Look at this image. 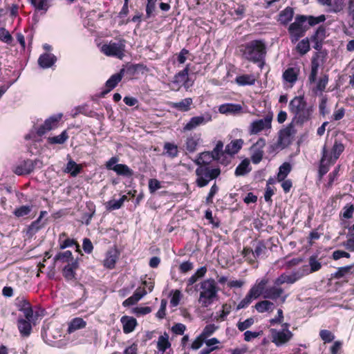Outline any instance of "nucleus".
I'll return each instance as SVG.
<instances>
[{
  "mask_svg": "<svg viewBox=\"0 0 354 354\" xmlns=\"http://www.w3.org/2000/svg\"><path fill=\"white\" fill-rule=\"evenodd\" d=\"M223 143L221 141H218L214 149L210 151L214 156L215 160H218L221 159V156L223 155L225 153V149L223 151Z\"/></svg>",
  "mask_w": 354,
  "mask_h": 354,
  "instance_id": "nucleus-53",
  "label": "nucleus"
},
{
  "mask_svg": "<svg viewBox=\"0 0 354 354\" xmlns=\"http://www.w3.org/2000/svg\"><path fill=\"white\" fill-rule=\"evenodd\" d=\"M200 296L198 302L202 307L207 308L218 297V288L214 279H207L200 283Z\"/></svg>",
  "mask_w": 354,
  "mask_h": 354,
  "instance_id": "nucleus-4",
  "label": "nucleus"
},
{
  "mask_svg": "<svg viewBox=\"0 0 354 354\" xmlns=\"http://www.w3.org/2000/svg\"><path fill=\"white\" fill-rule=\"evenodd\" d=\"M329 77L328 74H324L318 80L316 87L313 90V92L320 91L322 93L325 89L328 83Z\"/></svg>",
  "mask_w": 354,
  "mask_h": 354,
  "instance_id": "nucleus-48",
  "label": "nucleus"
},
{
  "mask_svg": "<svg viewBox=\"0 0 354 354\" xmlns=\"http://www.w3.org/2000/svg\"><path fill=\"white\" fill-rule=\"evenodd\" d=\"M45 224V222H43L42 224H38L37 222L34 221L28 227L27 234H30V236L35 234L39 230L44 227Z\"/></svg>",
  "mask_w": 354,
  "mask_h": 354,
  "instance_id": "nucleus-57",
  "label": "nucleus"
},
{
  "mask_svg": "<svg viewBox=\"0 0 354 354\" xmlns=\"http://www.w3.org/2000/svg\"><path fill=\"white\" fill-rule=\"evenodd\" d=\"M272 119V115H267L263 119L253 121L249 127L250 134H257L265 129L271 128Z\"/></svg>",
  "mask_w": 354,
  "mask_h": 354,
  "instance_id": "nucleus-14",
  "label": "nucleus"
},
{
  "mask_svg": "<svg viewBox=\"0 0 354 354\" xmlns=\"http://www.w3.org/2000/svg\"><path fill=\"white\" fill-rule=\"evenodd\" d=\"M204 342H205L204 339H203L202 337H201L199 335L192 342V344H189L187 349L193 351L198 350L200 348L202 347V346L204 344Z\"/></svg>",
  "mask_w": 354,
  "mask_h": 354,
  "instance_id": "nucleus-60",
  "label": "nucleus"
},
{
  "mask_svg": "<svg viewBox=\"0 0 354 354\" xmlns=\"http://www.w3.org/2000/svg\"><path fill=\"white\" fill-rule=\"evenodd\" d=\"M242 254L244 258L248 261L250 264H253L255 262L253 250L249 247H245L243 250Z\"/></svg>",
  "mask_w": 354,
  "mask_h": 354,
  "instance_id": "nucleus-58",
  "label": "nucleus"
},
{
  "mask_svg": "<svg viewBox=\"0 0 354 354\" xmlns=\"http://www.w3.org/2000/svg\"><path fill=\"white\" fill-rule=\"evenodd\" d=\"M122 201L120 200H110L105 203L106 209L108 211L118 209L122 207Z\"/></svg>",
  "mask_w": 354,
  "mask_h": 354,
  "instance_id": "nucleus-63",
  "label": "nucleus"
},
{
  "mask_svg": "<svg viewBox=\"0 0 354 354\" xmlns=\"http://www.w3.org/2000/svg\"><path fill=\"white\" fill-rule=\"evenodd\" d=\"M202 142L201 133H192L186 138L183 149L186 154L194 153Z\"/></svg>",
  "mask_w": 354,
  "mask_h": 354,
  "instance_id": "nucleus-12",
  "label": "nucleus"
},
{
  "mask_svg": "<svg viewBox=\"0 0 354 354\" xmlns=\"http://www.w3.org/2000/svg\"><path fill=\"white\" fill-rule=\"evenodd\" d=\"M41 166L42 161L39 159H35L34 160L26 159L15 166L13 171L18 176H24L30 174L33 171L35 168H40Z\"/></svg>",
  "mask_w": 354,
  "mask_h": 354,
  "instance_id": "nucleus-9",
  "label": "nucleus"
},
{
  "mask_svg": "<svg viewBox=\"0 0 354 354\" xmlns=\"http://www.w3.org/2000/svg\"><path fill=\"white\" fill-rule=\"evenodd\" d=\"M354 268L353 265L346 266L344 267H340L333 274V277L335 279H340L344 277L346 274L351 273V270Z\"/></svg>",
  "mask_w": 354,
  "mask_h": 354,
  "instance_id": "nucleus-50",
  "label": "nucleus"
},
{
  "mask_svg": "<svg viewBox=\"0 0 354 354\" xmlns=\"http://www.w3.org/2000/svg\"><path fill=\"white\" fill-rule=\"evenodd\" d=\"M305 23L304 15H297L295 18V21L289 25L288 32L292 44L298 42L299 39L306 35L309 27Z\"/></svg>",
  "mask_w": 354,
  "mask_h": 354,
  "instance_id": "nucleus-6",
  "label": "nucleus"
},
{
  "mask_svg": "<svg viewBox=\"0 0 354 354\" xmlns=\"http://www.w3.org/2000/svg\"><path fill=\"white\" fill-rule=\"evenodd\" d=\"M289 111L293 115L292 122L303 126L313 118L314 107L308 104L304 95L295 96L289 102Z\"/></svg>",
  "mask_w": 354,
  "mask_h": 354,
  "instance_id": "nucleus-1",
  "label": "nucleus"
},
{
  "mask_svg": "<svg viewBox=\"0 0 354 354\" xmlns=\"http://www.w3.org/2000/svg\"><path fill=\"white\" fill-rule=\"evenodd\" d=\"M190 64H187L184 69L177 73L171 81L170 86L174 91H178L181 87L188 90L194 85V81L189 77Z\"/></svg>",
  "mask_w": 354,
  "mask_h": 354,
  "instance_id": "nucleus-7",
  "label": "nucleus"
},
{
  "mask_svg": "<svg viewBox=\"0 0 354 354\" xmlns=\"http://www.w3.org/2000/svg\"><path fill=\"white\" fill-rule=\"evenodd\" d=\"M118 256L115 252H109L104 260L103 265L108 269H113L115 266Z\"/></svg>",
  "mask_w": 354,
  "mask_h": 354,
  "instance_id": "nucleus-40",
  "label": "nucleus"
},
{
  "mask_svg": "<svg viewBox=\"0 0 354 354\" xmlns=\"http://www.w3.org/2000/svg\"><path fill=\"white\" fill-rule=\"evenodd\" d=\"M215 160L214 156L210 151H203L200 153L197 158L194 160V163L199 166H206V167H214L212 165V162Z\"/></svg>",
  "mask_w": 354,
  "mask_h": 354,
  "instance_id": "nucleus-21",
  "label": "nucleus"
},
{
  "mask_svg": "<svg viewBox=\"0 0 354 354\" xmlns=\"http://www.w3.org/2000/svg\"><path fill=\"white\" fill-rule=\"evenodd\" d=\"M266 250V246L263 241H258L254 248V250H253L255 260L257 259V258L259 257L263 253H264Z\"/></svg>",
  "mask_w": 354,
  "mask_h": 354,
  "instance_id": "nucleus-62",
  "label": "nucleus"
},
{
  "mask_svg": "<svg viewBox=\"0 0 354 354\" xmlns=\"http://www.w3.org/2000/svg\"><path fill=\"white\" fill-rule=\"evenodd\" d=\"M83 167L80 164H77L73 160L70 158L66 164L64 171L70 174L71 176H77L82 171Z\"/></svg>",
  "mask_w": 354,
  "mask_h": 354,
  "instance_id": "nucleus-32",
  "label": "nucleus"
},
{
  "mask_svg": "<svg viewBox=\"0 0 354 354\" xmlns=\"http://www.w3.org/2000/svg\"><path fill=\"white\" fill-rule=\"evenodd\" d=\"M57 61V57L52 53H44L38 59V64L42 68L51 67Z\"/></svg>",
  "mask_w": 354,
  "mask_h": 354,
  "instance_id": "nucleus-27",
  "label": "nucleus"
},
{
  "mask_svg": "<svg viewBox=\"0 0 354 354\" xmlns=\"http://www.w3.org/2000/svg\"><path fill=\"white\" fill-rule=\"evenodd\" d=\"M31 211L32 206L22 205L20 206L19 207L16 208L13 214L16 217L20 218L28 215Z\"/></svg>",
  "mask_w": 354,
  "mask_h": 354,
  "instance_id": "nucleus-52",
  "label": "nucleus"
},
{
  "mask_svg": "<svg viewBox=\"0 0 354 354\" xmlns=\"http://www.w3.org/2000/svg\"><path fill=\"white\" fill-rule=\"evenodd\" d=\"M212 120L211 115H208L207 118H205L203 115L192 117L189 122L184 125L183 131H189L195 129L196 127L205 124L207 122Z\"/></svg>",
  "mask_w": 354,
  "mask_h": 354,
  "instance_id": "nucleus-17",
  "label": "nucleus"
},
{
  "mask_svg": "<svg viewBox=\"0 0 354 354\" xmlns=\"http://www.w3.org/2000/svg\"><path fill=\"white\" fill-rule=\"evenodd\" d=\"M67 234L66 232H62L59 236V249L64 250L67 248L73 246L76 244V240L74 239H70L66 237Z\"/></svg>",
  "mask_w": 354,
  "mask_h": 354,
  "instance_id": "nucleus-38",
  "label": "nucleus"
},
{
  "mask_svg": "<svg viewBox=\"0 0 354 354\" xmlns=\"http://www.w3.org/2000/svg\"><path fill=\"white\" fill-rule=\"evenodd\" d=\"M266 146V140L263 138H259L251 147V161L254 164H259L263 159L264 154L263 148Z\"/></svg>",
  "mask_w": 354,
  "mask_h": 354,
  "instance_id": "nucleus-13",
  "label": "nucleus"
},
{
  "mask_svg": "<svg viewBox=\"0 0 354 354\" xmlns=\"http://www.w3.org/2000/svg\"><path fill=\"white\" fill-rule=\"evenodd\" d=\"M256 82V78L253 75H241L235 78V82L239 86L254 85Z\"/></svg>",
  "mask_w": 354,
  "mask_h": 354,
  "instance_id": "nucleus-35",
  "label": "nucleus"
},
{
  "mask_svg": "<svg viewBox=\"0 0 354 354\" xmlns=\"http://www.w3.org/2000/svg\"><path fill=\"white\" fill-rule=\"evenodd\" d=\"M291 165L289 162H283L279 168V172L277 174V180L281 182L286 179L287 176L291 171Z\"/></svg>",
  "mask_w": 354,
  "mask_h": 354,
  "instance_id": "nucleus-41",
  "label": "nucleus"
},
{
  "mask_svg": "<svg viewBox=\"0 0 354 354\" xmlns=\"http://www.w3.org/2000/svg\"><path fill=\"white\" fill-rule=\"evenodd\" d=\"M72 252L70 250H66L64 252H59L53 258L54 263L61 262V263H68L72 262V261H75Z\"/></svg>",
  "mask_w": 354,
  "mask_h": 354,
  "instance_id": "nucleus-33",
  "label": "nucleus"
},
{
  "mask_svg": "<svg viewBox=\"0 0 354 354\" xmlns=\"http://www.w3.org/2000/svg\"><path fill=\"white\" fill-rule=\"evenodd\" d=\"M124 73L125 69L122 68L118 73L112 75L105 83L106 88L113 89L115 87H116L118 83L122 80Z\"/></svg>",
  "mask_w": 354,
  "mask_h": 354,
  "instance_id": "nucleus-31",
  "label": "nucleus"
},
{
  "mask_svg": "<svg viewBox=\"0 0 354 354\" xmlns=\"http://www.w3.org/2000/svg\"><path fill=\"white\" fill-rule=\"evenodd\" d=\"M113 171L119 176L124 177H131L133 175V171L129 167L124 164H117L114 166Z\"/></svg>",
  "mask_w": 354,
  "mask_h": 354,
  "instance_id": "nucleus-37",
  "label": "nucleus"
},
{
  "mask_svg": "<svg viewBox=\"0 0 354 354\" xmlns=\"http://www.w3.org/2000/svg\"><path fill=\"white\" fill-rule=\"evenodd\" d=\"M240 51L243 59L254 64H257L260 68L265 64L267 54L266 42L262 39H254L241 45Z\"/></svg>",
  "mask_w": 354,
  "mask_h": 354,
  "instance_id": "nucleus-2",
  "label": "nucleus"
},
{
  "mask_svg": "<svg viewBox=\"0 0 354 354\" xmlns=\"http://www.w3.org/2000/svg\"><path fill=\"white\" fill-rule=\"evenodd\" d=\"M272 342L277 346H281L288 343L293 337V333L288 328H283L278 330L275 328L270 330Z\"/></svg>",
  "mask_w": 354,
  "mask_h": 354,
  "instance_id": "nucleus-11",
  "label": "nucleus"
},
{
  "mask_svg": "<svg viewBox=\"0 0 354 354\" xmlns=\"http://www.w3.org/2000/svg\"><path fill=\"white\" fill-rule=\"evenodd\" d=\"M31 320L19 317L17 319V328L21 337H28L32 331Z\"/></svg>",
  "mask_w": 354,
  "mask_h": 354,
  "instance_id": "nucleus-24",
  "label": "nucleus"
},
{
  "mask_svg": "<svg viewBox=\"0 0 354 354\" xmlns=\"http://www.w3.org/2000/svg\"><path fill=\"white\" fill-rule=\"evenodd\" d=\"M254 319L252 317H250V318L246 319L243 322L239 321L237 323L236 326H237L238 329L240 331H244L247 328H250L254 324Z\"/></svg>",
  "mask_w": 354,
  "mask_h": 354,
  "instance_id": "nucleus-64",
  "label": "nucleus"
},
{
  "mask_svg": "<svg viewBox=\"0 0 354 354\" xmlns=\"http://www.w3.org/2000/svg\"><path fill=\"white\" fill-rule=\"evenodd\" d=\"M345 0H330V3L328 5L329 12L333 13L340 12L345 6Z\"/></svg>",
  "mask_w": 354,
  "mask_h": 354,
  "instance_id": "nucleus-43",
  "label": "nucleus"
},
{
  "mask_svg": "<svg viewBox=\"0 0 354 354\" xmlns=\"http://www.w3.org/2000/svg\"><path fill=\"white\" fill-rule=\"evenodd\" d=\"M296 50L300 55L306 54L310 50L309 39L306 37L299 41Z\"/></svg>",
  "mask_w": 354,
  "mask_h": 354,
  "instance_id": "nucleus-44",
  "label": "nucleus"
},
{
  "mask_svg": "<svg viewBox=\"0 0 354 354\" xmlns=\"http://www.w3.org/2000/svg\"><path fill=\"white\" fill-rule=\"evenodd\" d=\"M68 138L67 131L64 130L58 136L48 137L47 142L50 145H62L66 142Z\"/></svg>",
  "mask_w": 354,
  "mask_h": 354,
  "instance_id": "nucleus-39",
  "label": "nucleus"
},
{
  "mask_svg": "<svg viewBox=\"0 0 354 354\" xmlns=\"http://www.w3.org/2000/svg\"><path fill=\"white\" fill-rule=\"evenodd\" d=\"M300 74V69L299 67H288L286 69L282 75L283 81L288 82L292 86L298 80V77Z\"/></svg>",
  "mask_w": 354,
  "mask_h": 354,
  "instance_id": "nucleus-20",
  "label": "nucleus"
},
{
  "mask_svg": "<svg viewBox=\"0 0 354 354\" xmlns=\"http://www.w3.org/2000/svg\"><path fill=\"white\" fill-rule=\"evenodd\" d=\"M295 133L296 131L294 129L292 122L288 124L285 128L281 129L279 131L277 146L281 149L288 147L292 143Z\"/></svg>",
  "mask_w": 354,
  "mask_h": 354,
  "instance_id": "nucleus-10",
  "label": "nucleus"
},
{
  "mask_svg": "<svg viewBox=\"0 0 354 354\" xmlns=\"http://www.w3.org/2000/svg\"><path fill=\"white\" fill-rule=\"evenodd\" d=\"M221 173L218 166L206 167L199 166L195 170V183L197 187L201 188L207 186L211 180L216 179Z\"/></svg>",
  "mask_w": 354,
  "mask_h": 354,
  "instance_id": "nucleus-5",
  "label": "nucleus"
},
{
  "mask_svg": "<svg viewBox=\"0 0 354 354\" xmlns=\"http://www.w3.org/2000/svg\"><path fill=\"white\" fill-rule=\"evenodd\" d=\"M268 282V279H262L260 281H257L256 283L250 289L249 292L254 299H257L261 295H264V290L266 289V286Z\"/></svg>",
  "mask_w": 354,
  "mask_h": 354,
  "instance_id": "nucleus-22",
  "label": "nucleus"
},
{
  "mask_svg": "<svg viewBox=\"0 0 354 354\" xmlns=\"http://www.w3.org/2000/svg\"><path fill=\"white\" fill-rule=\"evenodd\" d=\"M283 292L284 291L282 288L278 287L274 284L273 286L266 288V289L264 290L263 297L265 299H269L274 301H276L280 298L281 303H284L288 295L282 296Z\"/></svg>",
  "mask_w": 354,
  "mask_h": 354,
  "instance_id": "nucleus-16",
  "label": "nucleus"
},
{
  "mask_svg": "<svg viewBox=\"0 0 354 354\" xmlns=\"http://www.w3.org/2000/svg\"><path fill=\"white\" fill-rule=\"evenodd\" d=\"M218 110L221 113L225 115H239L245 113L241 104L233 103L222 104Z\"/></svg>",
  "mask_w": 354,
  "mask_h": 354,
  "instance_id": "nucleus-18",
  "label": "nucleus"
},
{
  "mask_svg": "<svg viewBox=\"0 0 354 354\" xmlns=\"http://www.w3.org/2000/svg\"><path fill=\"white\" fill-rule=\"evenodd\" d=\"M146 4V17L145 19H149L153 15V12L156 11V2L158 0H147Z\"/></svg>",
  "mask_w": 354,
  "mask_h": 354,
  "instance_id": "nucleus-55",
  "label": "nucleus"
},
{
  "mask_svg": "<svg viewBox=\"0 0 354 354\" xmlns=\"http://www.w3.org/2000/svg\"><path fill=\"white\" fill-rule=\"evenodd\" d=\"M319 336L324 343H329L334 340L335 336L331 331L324 329L319 332Z\"/></svg>",
  "mask_w": 354,
  "mask_h": 354,
  "instance_id": "nucleus-59",
  "label": "nucleus"
},
{
  "mask_svg": "<svg viewBox=\"0 0 354 354\" xmlns=\"http://www.w3.org/2000/svg\"><path fill=\"white\" fill-rule=\"evenodd\" d=\"M293 16L294 10L292 8L288 6L279 12L277 21L281 25L286 26L292 21Z\"/></svg>",
  "mask_w": 354,
  "mask_h": 354,
  "instance_id": "nucleus-28",
  "label": "nucleus"
},
{
  "mask_svg": "<svg viewBox=\"0 0 354 354\" xmlns=\"http://www.w3.org/2000/svg\"><path fill=\"white\" fill-rule=\"evenodd\" d=\"M163 154L170 158H175L178 156V146L171 142H165L163 146Z\"/></svg>",
  "mask_w": 354,
  "mask_h": 354,
  "instance_id": "nucleus-34",
  "label": "nucleus"
},
{
  "mask_svg": "<svg viewBox=\"0 0 354 354\" xmlns=\"http://www.w3.org/2000/svg\"><path fill=\"white\" fill-rule=\"evenodd\" d=\"M0 40L8 44H10L13 40L9 31L3 27L0 28Z\"/></svg>",
  "mask_w": 354,
  "mask_h": 354,
  "instance_id": "nucleus-56",
  "label": "nucleus"
},
{
  "mask_svg": "<svg viewBox=\"0 0 354 354\" xmlns=\"http://www.w3.org/2000/svg\"><path fill=\"white\" fill-rule=\"evenodd\" d=\"M328 97L326 95L322 96L319 103V113L322 117H325L329 113V109L327 107Z\"/></svg>",
  "mask_w": 354,
  "mask_h": 354,
  "instance_id": "nucleus-54",
  "label": "nucleus"
},
{
  "mask_svg": "<svg viewBox=\"0 0 354 354\" xmlns=\"http://www.w3.org/2000/svg\"><path fill=\"white\" fill-rule=\"evenodd\" d=\"M254 297L248 292L246 296L239 302L236 306V310L248 307Z\"/></svg>",
  "mask_w": 354,
  "mask_h": 354,
  "instance_id": "nucleus-61",
  "label": "nucleus"
},
{
  "mask_svg": "<svg viewBox=\"0 0 354 354\" xmlns=\"http://www.w3.org/2000/svg\"><path fill=\"white\" fill-rule=\"evenodd\" d=\"M243 142L242 139L232 140L225 146V153L228 154V156H233L241 149Z\"/></svg>",
  "mask_w": 354,
  "mask_h": 354,
  "instance_id": "nucleus-29",
  "label": "nucleus"
},
{
  "mask_svg": "<svg viewBox=\"0 0 354 354\" xmlns=\"http://www.w3.org/2000/svg\"><path fill=\"white\" fill-rule=\"evenodd\" d=\"M345 149L341 140L335 139L333 145L329 150L325 144L322 149V156L319 162L318 176L319 178L326 175L331 165H334Z\"/></svg>",
  "mask_w": 354,
  "mask_h": 354,
  "instance_id": "nucleus-3",
  "label": "nucleus"
},
{
  "mask_svg": "<svg viewBox=\"0 0 354 354\" xmlns=\"http://www.w3.org/2000/svg\"><path fill=\"white\" fill-rule=\"evenodd\" d=\"M193 104V100L191 97H187L178 102H170L169 105L171 108L175 109L181 112H187L191 109V105Z\"/></svg>",
  "mask_w": 354,
  "mask_h": 354,
  "instance_id": "nucleus-25",
  "label": "nucleus"
},
{
  "mask_svg": "<svg viewBox=\"0 0 354 354\" xmlns=\"http://www.w3.org/2000/svg\"><path fill=\"white\" fill-rule=\"evenodd\" d=\"M171 346V343L168 339V336L165 334V336L160 335L158 337L157 343V348L159 351L164 353L165 351Z\"/></svg>",
  "mask_w": 354,
  "mask_h": 354,
  "instance_id": "nucleus-46",
  "label": "nucleus"
},
{
  "mask_svg": "<svg viewBox=\"0 0 354 354\" xmlns=\"http://www.w3.org/2000/svg\"><path fill=\"white\" fill-rule=\"evenodd\" d=\"M306 22H308V27L314 26L319 23L324 22L326 20V16L321 15L318 17H314L312 15H304Z\"/></svg>",
  "mask_w": 354,
  "mask_h": 354,
  "instance_id": "nucleus-49",
  "label": "nucleus"
},
{
  "mask_svg": "<svg viewBox=\"0 0 354 354\" xmlns=\"http://www.w3.org/2000/svg\"><path fill=\"white\" fill-rule=\"evenodd\" d=\"M274 304L268 300H263L257 302L254 307L259 313H264L272 310Z\"/></svg>",
  "mask_w": 354,
  "mask_h": 354,
  "instance_id": "nucleus-45",
  "label": "nucleus"
},
{
  "mask_svg": "<svg viewBox=\"0 0 354 354\" xmlns=\"http://www.w3.org/2000/svg\"><path fill=\"white\" fill-rule=\"evenodd\" d=\"M86 324V322L82 317H75L68 323L67 333L71 334L77 330L84 328Z\"/></svg>",
  "mask_w": 354,
  "mask_h": 354,
  "instance_id": "nucleus-30",
  "label": "nucleus"
},
{
  "mask_svg": "<svg viewBox=\"0 0 354 354\" xmlns=\"http://www.w3.org/2000/svg\"><path fill=\"white\" fill-rule=\"evenodd\" d=\"M79 268L77 259L66 264L62 269V275L66 281L76 279V270Z\"/></svg>",
  "mask_w": 354,
  "mask_h": 354,
  "instance_id": "nucleus-19",
  "label": "nucleus"
},
{
  "mask_svg": "<svg viewBox=\"0 0 354 354\" xmlns=\"http://www.w3.org/2000/svg\"><path fill=\"white\" fill-rule=\"evenodd\" d=\"M326 37V28L324 25L319 26L315 33L310 37V41L314 43L313 48L320 50L322 48L324 41Z\"/></svg>",
  "mask_w": 354,
  "mask_h": 354,
  "instance_id": "nucleus-15",
  "label": "nucleus"
},
{
  "mask_svg": "<svg viewBox=\"0 0 354 354\" xmlns=\"http://www.w3.org/2000/svg\"><path fill=\"white\" fill-rule=\"evenodd\" d=\"M62 117V114L55 115L47 118L44 121L45 126L47 127V130L51 131L58 127L59 122Z\"/></svg>",
  "mask_w": 354,
  "mask_h": 354,
  "instance_id": "nucleus-42",
  "label": "nucleus"
},
{
  "mask_svg": "<svg viewBox=\"0 0 354 354\" xmlns=\"http://www.w3.org/2000/svg\"><path fill=\"white\" fill-rule=\"evenodd\" d=\"M308 263L310 266V270H308V266H304L302 268V272L305 274L313 273L319 270L322 268V263L317 259V255H312L308 259Z\"/></svg>",
  "mask_w": 354,
  "mask_h": 354,
  "instance_id": "nucleus-26",
  "label": "nucleus"
},
{
  "mask_svg": "<svg viewBox=\"0 0 354 354\" xmlns=\"http://www.w3.org/2000/svg\"><path fill=\"white\" fill-rule=\"evenodd\" d=\"M251 169L250 161L248 158H245L236 167L234 174L236 176H245L248 174Z\"/></svg>",
  "mask_w": 354,
  "mask_h": 354,
  "instance_id": "nucleus-36",
  "label": "nucleus"
},
{
  "mask_svg": "<svg viewBox=\"0 0 354 354\" xmlns=\"http://www.w3.org/2000/svg\"><path fill=\"white\" fill-rule=\"evenodd\" d=\"M126 40L120 39L118 43L110 42L108 44H103L101 47V51L109 57H115L122 59L124 56Z\"/></svg>",
  "mask_w": 354,
  "mask_h": 354,
  "instance_id": "nucleus-8",
  "label": "nucleus"
},
{
  "mask_svg": "<svg viewBox=\"0 0 354 354\" xmlns=\"http://www.w3.org/2000/svg\"><path fill=\"white\" fill-rule=\"evenodd\" d=\"M324 62L325 56L322 53H316L311 59L310 68L319 70V66L324 64Z\"/></svg>",
  "mask_w": 354,
  "mask_h": 354,
  "instance_id": "nucleus-47",
  "label": "nucleus"
},
{
  "mask_svg": "<svg viewBox=\"0 0 354 354\" xmlns=\"http://www.w3.org/2000/svg\"><path fill=\"white\" fill-rule=\"evenodd\" d=\"M217 328L218 327L216 326L214 324H207L202 330L200 336L202 337V338L205 341L206 339L214 333Z\"/></svg>",
  "mask_w": 354,
  "mask_h": 354,
  "instance_id": "nucleus-51",
  "label": "nucleus"
},
{
  "mask_svg": "<svg viewBox=\"0 0 354 354\" xmlns=\"http://www.w3.org/2000/svg\"><path fill=\"white\" fill-rule=\"evenodd\" d=\"M120 322L122 324L123 332L125 334L133 332L138 325L136 318L127 315L122 316L120 319Z\"/></svg>",
  "mask_w": 354,
  "mask_h": 354,
  "instance_id": "nucleus-23",
  "label": "nucleus"
}]
</instances>
